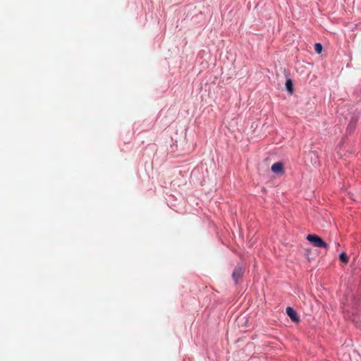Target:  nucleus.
<instances>
[{"label":"nucleus","instance_id":"6","mask_svg":"<svg viewBox=\"0 0 361 361\" xmlns=\"http://www.w3.org/2000/svg\"><path fill=\"white\" fill-rule=\"evenodd\" d=\"M286 89L290 94H293V81L290 78H288L286 81Z\"/></svg>","mask_w":361,"mask_h":361},{"label":"nucleus","instance_id":"10","mask_svg":"<svg viewBox=\"0 0 361 361\" xmlns=\"http://www.w3.org/2000/svg\"><path fill=\"white\" fill-rule=\"evenodd\" d=\"M355 125V123H353L352 121L350 123L349 126H348L347 128V130H350V128H352V130L354 128V126Z\"/></svg>","mask_w":361,"mask_h":361},{"label":"nucleus","instance_id":"3","mask_svg":"<svg viewBox=\"0 0 361 361\" xmlns=\"http://www.w3.org/2000/svg\"><path fill=\"white\" fill-rule=\"evenodd\" d=\"M352 300H353L354 302V304L352 307V313L354 314L357 310H358V309L360 308V303L355 298V297H352ZM350 306L349 304H344L343 305V309L347 311V312H351L350 310Z\"/></svg>","mask_w":361,"mask_h":361},{"label":"nucleus","instance_id":"8","mask_svg":"<svg viewBox=\"0 0 361 361\" xmlns=\"http://www.w3.org/2000/svg\"><path fill=\"white\" fill-rule=\"evenodd\" d=\"M339 259L344 264H347L349 261V258H348V255L344 252L339 254Z\"/></svg>","mask_w":361,"mask_h":361},{"label":"nucleus","instance_id":"4","mask_svg":"<svg viewBox=\"0 0 361 361\" xmlns=\"http://www.w3.org/2000/svg\"><path fill=\"white\" fill-rule=\"evenodd\" d=\"M286 314H288V316L290 318V319L293 322H298L299 321L300 318L298 316L297 312L293 307H286Z\"/></svg>","mask_w":361,"mask_h":361},{"label":"nucleus","instance_id":"9","mask_svg":"<svg viewBox=\"0 0 361 361\" xmlns=\"http://www.w3.org/2000/svg\"><path fill=\"white\" fill-rule=\"evenodd\" d=\"M314 50L317 54H321L322 51V45L320 43H316L314 44Z\"/></svg>","mask_w":361,"mask_h":361},{"label":"nucleus","instance_id":"1","mask_svg":"<svg viewBox=\"0 0 361 361\" xmlns=\"http://www.w3.org/2000/svg\"><path fill=\"white\" fill-rule=\"evenodd\" d=\"M306 239L309 241L314 247H323L327 250L329 248L328 244L323 240V239L317 235L309 234L307 235Z\"/></svg>","mask_w":361,"mask_h":361},{"label":"nucleus","instance_id":"7","mask_svg":"<svg viewBox=\"0 0 361 361\" xmlns=\"http://www.w3.org/2000/svg\"><path fill=\"white\" fill-rule=\"evenodd\" d=\"M353 94L356 99L361 100V82L356 86Z\"/></svg>","mask_w":361,"mask_h":361},{"label":"nucleus","instance_id":"2","mask_svg":"<svg viewBox=\"0 0 361 361\" xmlns=\"http://www.w3.org/2000/svg\"><path fill=\"white\" fill-rule=\"evenodd\" d=\"M244 274V270L240 265L236 266L232 273V279L235 284H238L239 279H240Z\"/></svg>","mask_w":361,"mask_h":361},{"label":"nucleus","instance_id":"5","mask_svg":"<svg viewBox=\"0 0 361 361\" xmlns=\"http://www.w3.org/2000/svg\"><path fill=\"white\" fill-rule=\"evenodd\" d=\"M271 170L273 173L276 174H281L283 173V164L282 162H276L271 167Z\"/></svg>","mask_w":361,"mask_h":361}]
</instances>
